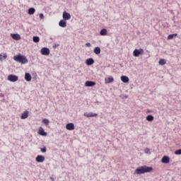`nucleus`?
Returning a JSON list of instances; mask_svg holds the SVG:
<instances>
[{
	"instance_id": "obj_15",
	"label": "nucleus",
	"mask_w": 181,
	"mask_h": 181,
	"mask_svg": "<svg viewBox=\"0 0 181 181\" xmlns=\"http://www.w3.org/2000/svg\"><path fill=\"white\" fill-rule=\"evenodd\" d=\"M11 37L13 40H21V35L19 34H11Z\"/></svg>"
},
{
	"instance_id": "obj_17",
	"label": "nucleus",
	"mask_w": 181,
	"mask_h": 181,
	"mask_svg": "<svg viewBox=\"0 0 181 181\" xmlns=\"http://www.w3.org/2000/svg\"><path fill=\"white\" fill-rule=\"evenodd\" d=\"M86 63L87 66H91L92 64H94V59L93 58H89L86 59Z\"/></svg>"
},
{
	"instance_id": "obj_32",
	"label": "nucleus",
	"mask_w": 181,
	"mask_h": 181,
	"mask_svg": "<svg viewBox=\"0 0 181 181\" xmlns=\"http://www.w3.org/2000/svg\"><path fill=\"white\" fill-rule=\"evenodd\" d=\"M40 18L41 19H45V16L43 15V13H40Z\"/></svg>"
},
{
	"instance_id": "obj_27",
	"label": "nucleus",
	"mask_w": 181,
	"mask_h": 181,
	"mask_svg": "<svg viewBox=\"0 0 181 181\" xmlns=\"http://www.w3.org/2000/svg\"><path fill=\"white\" fill-rule=\"evenodd\" d=\"M158 64H160V66H164V64H166V61L161 59L159 60Z\"/></svg>"
},
{
	"instance_id": "obj_1",
	"label": "nucleus",
	"mask_w": 181,
	"mask_h": 181,
	"mask_svg": "<svg viewBox=\"0 0 181 181\" xmlns=\"http://www.w3.org/2000/svg\"><path fill=\"white\" fill-rule=\"evenodd\" d=\"M153 170V168L152 167H148L146 165H144L139 168H137L134 170V173L136 175H144V173H149Z\"/></svg>"
},
{
	"instance_id": "obj_19",
	"label": "nucleus",
	"mask_w": 181,
	"mask_h": 181,
	"mask_svg": "<svg viewBox=\"0 0 181 181\" xmlns=\"http://www.w3.org/2000/svg\"><path fill=\"white\" fill-rule=\"evenodd\" d=\"M121 81L123 83H129V78H128V76H122Z\"/></svg>"
},
{
	"instance_id": "obj_16",
	"label": "nucleus",
	"mask_w": 181,
	"mask_h": 181,
	"mask_svg": "<svg viewBox=\"0 0 181 181\" xmlns=\"http://www.w3.org/2000/svg\"><path fill=\"white\" fill-rule=\"evenodd\" d=\"M105 83L106 84H110V83H113V81H114V77H112V76H109L107 78H105Z\"/></svg>"
},
{
	"instance_id": "obj_28",
	"label": "nucleus",
	"mask_w": 181,
	"mask_h": 181,
	"mask_svg": "<svg viewBox=\"0 0 181 181\" xmlns=\"http://www.w3.org/2000/svg\"><path fill=\"white\" fill-rule=\"evenodd\" d=\"M49 121L48 119H42V124H45V125H49Z\"/></svg>"
},
{
	"instance_id": "obj_8",
	"label": "nucleus",
	"mask_w": 181,
	"mask_h": 181,
	"mask_svg": "<svg viewBox=\"0 0 181 181\" xmlns=\"http://www.w3.org/2000/svg\"><path fill=\"white\" fill-rule=\"evenodd\" d=\"M45 157L42 155H38L36 158H35V160L36 162H37L38 163H43V161L45 160Z\"/></svg>"
},
{
	"instance_id": "obj_3",
	"label": "nucleus",
	"mask_w": 181,
	"mask_h": 181,
	"mask_svg": "<svg viewBox=\"0 0 181 181\" xmlns=\"http://www.w3.org/2000/svg\"><path fill=\"white\" fill-rule=\"evenodd\" d=\"M142 54H144V49L142 48L139 49H136L133 52V56H134V57H139V56H142Z\"/></svg>"
},
{
	"instance_id": "obj_18",
	"label": "nucleus",
	"mask_w": 181,
	"mask_h": 181,
	"mask_svg": "<svg viewBox=\"0 0 181 181\" xmlns=\"http://www.w3.org/2000/svg\"><path fill=\"white\" fill-rule=\"evenodd\" d=\"M25 80L26 81H32V76L29 73H25Z\"/></svg>"
},
{
	"instance_id": "obj_33",
	"label": "nucleus",
	"mask_w": 181,
	"mask_h": 181,
	"mask_svg": "<svg viewBox=\"0 0 181 181\" xmlns=\"http://www.w3.org/2000/svg\"><path fill=\"white\" fill-rule=\"evenodd\" d=\"M56 47H59V44H54L53 45V48L56 49Z\"/></svg>"
},
{
	"instance_id": "obj_22",
	"label": "nucleus",
	"mask_w": 181,
	"mask_h": 181,
	"mask_svg": "<svg viewBox=\"0 0 181 181\" xmlns=\"http://www.w3.org/2000/svg\"><path fill=\"white\" fill-rule=\"evenodd\" d=\"M35 12H36V10L35 9V8H30L28 9V15H33Z\"/></svg>"
},
{
	"instance_id": "obj_5",
	"label": "nucleus",
	"mask_w": 181,
	"mask_h": 181,
	"mask_svg": "<svg viewBox=\"0 0 181 181\" xmlns=\"http://www.w3.org/2000/svg\"><path fill=\"white\" fill-rule=\"evenodd\" d=\"M8 80H9V81H11L12 83H15V81H18V77L16 75L11 74L8 76Z\"/></svg>"
},
{
	"instance_id": "obj_9",
	"label": "nucleus",
	"mask_w": 181,
	"mask_h": 181,
	"mask_svg": "<svg viewBox=\"0 0 181 181\" xmlns=\"http://www.w3.org/2000/svg\"><path fill=\"white\" fill-rule=\"evenodd\" d=\"M63 19L65 21H69V19H71V16L70 13H67L66 11H64L63 13Z\"/></svg>"
},
{
	"instance_id": "obj_25",
	"label": "nucleus",
	"mask_w": 181,
	"mask_h": 181,
	"mask_svg": "<svg viewBox=\"0 0 181 181\" xmlns=\"http://www.w3.org/2000/svg\"><path fill=\"white\" fill-rule=\"evenodd\" d=\"M6 57H8V55L6 54V53L0 54V62H3L2 58H4V59L5 60Z\"/></svg>"
},
{
	"instance_id": "obj_10",
	"label": "nucleus",
	"mask_w": 181,
	"mask_h": 181,
	"mask_svg": "<svg viewBox=\"0 0 181 181\" xmlns=\"http://www.w3.org/2000/svg\"><path fill=\"white\" fill-rule=\"evenodd\" d=\"M66 129H68V131H73L75 128L74 123L66 124Z\"/></svg>"
},
{
	"instance_id": "obj_24",
	"label": "nucleus",
	"mask_w": 181,
	"mask_h": 181,
	"mask_svg": "<svg viewBox=\"0 0 181 181\" xmlns=\"http://www.w3.org/2000/svg\"><path fill=\"white\" fill-rule=\"evenodd\" d=\"M33 40L34 43H39V42H40V38L37 36H34L33 37Z\"/></svg>"
},
{
	"instance_id": "obj_26",
	"label": "nucleus",
	"mask_w": 181,
	"mask_h": 181,
	"mask_svg": "<svg viewBox=\"0 0 181 181\" xmlns=\"http://www.w3.org/2000/svg\"><path fill=\"white\" fill-rule=\"evenodd\" d=\"M146 121H149V122H152L153 121V116L149 115L146 117Z\"/></svg>"
},
{
	"instance_id": "obj_4",
	"label": "nucleus",
	"mask_w": 181,
	"mask_h": 181,
	"mask_svg": "<svg viewBox=\"0 0 181 181\" xmlns=\"http://www.w3.org/2000/svg\"><path fill=\"white\" fill-rule=\"evenodd\" d=\"M41 54H42V56H49L50 54V49L47 47L42 48Z\"/></svg>"
},
{
	"instance_id": "obj_31",
	"label": "nucleus",
	"mask_w": 181,
	"mask_h": 181,
	"mask_svg": "<svg viewBox=\"0 0 181 181\" xmlns=\"http://www.w3.org/2000/svg\"><path fill=\"white\" fill-rule=\"evenodd\" d=\"M85 45L86 46V47H91V44L90 42H86Z\"/></svg>"
},
{
	"instance_id": "obj_35",
	"label": "nucleus",
	"mask_w": 181,
	"mask_h": 181,
	"mask_svg": "<svg viewBox=\"0 0 181 181\" xmlns=\"http://www.w3.org/2000/svg\"><path fill=\"white\" fill-rule=\"evenodd\" d=\"M50 179H51L52 181H54V177H50Z\"/></svg>"
},
{
	"instance_id": "obj_34",
	"label": "nucleus",
	"mask_w": 181,
	"mask_h": 181,
	"mask_svg": "<svg viewBox=\"0 0 181 181\" xmlns=\"http://www.w3.org/2000/svg\"><path fill=\"white\" fill-rule=\"evenodd\" d=\"M149 151H150V150H149V148H145V150H144V152H145L146 153H148Z\"/></svg>"
},
{
	"instance_id": "obj_6",
	"label": "nucleus",
	"mask_w": 181,
	"mask_h": 181,
	"mask_svg": "<svg viewBox=\"0 0 181 181\" xmlns=\"http://www.w3.org/2000/svg\"><path fill=\"white\" fill-rule=\"evenodd\" d=\"M37 134L39 135H41V136H47V132H45V129L42 127H40Z\"/></svg>"
},
{
	"instance_id": "obj_23",
	"label": "nucleus",
	"mask_w": 181,
	"mask_h": 181,
	"mask_svg": "<svg viewBox=\"0 0 181 181\" xmlns=\"http://www.w3.org/2000/svg\"><path fill=\"white\" fill-rule=\"evenodd\" d=\"M176 36H177V33L170 34L168 36V40H172V39H173V37H176Z\"/></svg>"
},
{
	"instance_id": "obj_7",
	"label": "nucleus",
	"mask_w": 181,
	"mask_h": 181,
	"mask_svg": "<svg viewBox=\"0 0 181 181\" xmlns=\"http://www.w3.org/2000/svg\"><path fill=\"white\" fill-rule=\"evenodd\" d=\"M84 117H86L87 118H90L93 117H98V114L93 113V112H85L83 114Z\"/></svg>"
},
{
	"instance_id": "obj_13",
	"label": "nucleus",
	"mask_w": 181,
	"mask_h": 181,
	"mask_svg": "<svg viewBox=\"0 0 181 181\" xmlns=\"http://www.w3.org/2000/svg\"><path fill=\"white\" fill-rule=\"evenodd\" d=\"M95 86V82L91 81H87L85 83V86L86 87H94Z\"/></svg>"
},
{
	"instance_id": "obj_29",
	"label": "nucleus",
	"mask_w": 181,
	"mask_h": 181,
	"mask_svg": "<svg viewBox=\"0 0 181 181\" xmlns=\"http://www.w3.org/2000/svg\"><path fill=\"white\" fill-rule=\"evenodd\" d=\"M175 155H181V148L175 151Z\"/></svg>"
},
{
	"instance_id": "obj_11",
	"label": "nucleus",
	"mask_w": 181,
	"mask_h": 181,
	"mask_svg": "<svg viewBox=\"0 0 181 181\" xmlns=\"http://www.w3.org/2000/svg\"><path fill=\"white\" fill-rule=\"evenodd\" d=\"M162 163H169L170 162V158L168 156H164L161 159Z\"/></svg>"
},
{
	"instance_id": "obj_21",
	"label": "nucleus",
	"mask_w": 181,
	"mask_h": 181,
	"mask_svg": "<svg viewBox=\"0 0 181 181\" xmlns=\"http://www.w3.org/2000/svg\"><path fill=\"white\" fill-rule=\"evenodd\" d=\"M107 33V29L105 28L102 29L100 32V34L101 36H106Z\"/></svg>"
},
{
	"instance_id": "obj_12",
	"label": "nucleus",
	"mask_w": 181,
	"mask_h": 181,
	"mask_svg": "<svg viewBox=\"0 0 181 181\" xmlns=\"http://www.w3.org/2000/svg\"><path fill=\"white\" fill-rule=\"evenodd\" d=\"M59 26H60V28H66L67 26V22L66 21V20H61L59 22Z\"/></svg>"
},
{
	"instance_id": "obj_2",
	"label": "nucleus",
	"mask_w": 181,
	"mask_h": 181,
	"mask_svg": "<svg viewBox=\"0 0 181 181\" xmlns=\"http://www.w3.org/2000/svg\"><path fill=\"white\" fill-rule=\"evenodd\" d=\"M13 60H15V62H18V63H21V64H26V63H28V58L21 54L14 56Z\"/></svg>"
},
{
	"instance_id": "obj_14",
	"label": "nucleus",
	"mask_w": 181,
	"mask_h": 181,
	"mask_svg": "<svg viewBox=\"0 0 181 181\" xmlns=\"http://www.w3.org/2000/svg\"><path fill=\"white\" fill-rule=\"evenodd\" d=\"M29 117V112L28 110L24 111L21 116V119H26Z\"/></svg>"
},
{
	"instance_id": "obj_20",
	"label": "nucleus",
	"mask_w": 181,
	"mask_h": 181,
	"mask_svg": "<svg viewBox=\"0 0 181 181\" xmlns=\"http://www.w3.org/2000/svg\"><path fill=\"white\" fill-rule=\"evenodd\" d=\"M93 52L95 54H100V53H101V48H100L99 47H95L93 49Z\"/></svg>"
},
{
	"instance_id": "obj_30",
	"label": "nucleus",
	"mask_w": 181,
	"mask_h": 181,
	"mask_svg": "<svg viewBox=\"0 0 181 181\" xmlns=\"http://www.w3.org/2000/svg\"><path fill=\"white\" fill-rule=\"evenodd\" d=\"M46 151H47V148H46V146H44L43 148H41V152H42V153H45Z\"/></svg>"
}]
</instances>
